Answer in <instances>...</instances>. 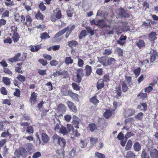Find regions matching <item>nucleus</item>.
Listing matches in <instances>:
<instances>
[{
  "label": "nucleus",
  "instance_id": "f8f14e48",
  "mask_svg": "<svg viewBox=\"0 0 158 158\" xmlns=\"http://www.w3.org/2000/svg\"><path fill=\"white\" fill-rule=\"evenodd\" d=\"M26 22L25 20L24 23H23V24H25L27 26H31L32 20L30 17V16L29 15H27L26 16Z\"/></svg>",
  "mask_w": 158,
  "mask_h": 158
},
{
  "label": "nucleus",
  "instance_id": "473e14b6",
  "mask_svg": "<svg viewBox=\"0 0 158 158\" xmlns=\"http://www.w3.org/2000/svg\"><path fill=\"white\" fill-rule=\"evenodd\" d=\"M126 158H135V155L133 152L129 151L127 152L126 155Z\"/></svg>",
  "mask_w": 158,
  "mask_h": 158
},
{
  "label": "nucleus",
  "instance_id": "9b49d317",
  "mask_svg": "<svg viewBox=\"0 0 158 158\" xmlns=\"http://www.w3.org/2000/svg\"><path fill=\"white\" fill-rule=\"evenodd\" d=\"M77 155L76 151L74 148L69 152L67 157L68 158H73Z\"/></svg>",
  "mask_w": 158,
  "mask_h": 158
},
{
  "label": "nucleus",
  "instance_id": "3c124183",
  "mask_svg": "<svg viewBox=\"0 0 158 158\" xmlns=\"http://www.w3.org/2000/svg\"><path fill=\"white\" fill-rule=\"evenodd\" d=\"M140 70L141 69L139 68H138L137 69L134 70V73L135 74L136 77H138L140 73Z\"/></svg>",
  "mask_w": 158,
  "mask_h": 158
},
{
  "label": "nucleus",
  "instance_id": "2f4dec72",
  "mask_svg": "<svg viewBox=\"0 0 158 158\" xmlns=\"http://www.w3.org/2000/svg\"><path fill=\"white\" fill-rule=\"evenodd\" d=\"M12 38L15 43L17 42L19 40V36L17 32L13 33Z\"/></svg>",
  "mask_w": 158,
  "mask_h": 158
},
{
  "label": "nucleus",
  "instance_id": "2eb2a0df",
  "mask_svg": "<svg viewBox=\"0 0 158 158\" xmlns=\"http://www.w3.org/2000/svg\"><path fill=\"white\" fill-rule=\"evenodd\" d=\"M73 121L72 122V124L74 125L75 127L77 128H78V125L79 124V122L77 121V118L75 116H73Z\"/></svg>",
  "mask_w": 158,
  "mask_h": 158
},
{
  "label": "nucleus",
  "instance_id": "393cba45",
  "mask_svg": "<svg viewBox=\"0 0 158 158\" xmlns=\"http://www.w3.org/2000/svg\"><path fill=\"white\" fill-rule=\"evenodd\" d=\"M87 129H89L92 132H93L96 129L97 127L95 124L92 123L89 125L87 127Z\"/></svg>",
  "mask_w": 158,
  "mask_h": 158
},
{
  "label": "nucleus",
  "instance_id": "cd10ccee",
  "mask_svg": "<svg viewBox=\"0 0 158 158\" xmlns=\"http://www.w3.org/2000/svg\"><path fill=\"white\" fill-rule=\"evenodd\" d=\"M104 84L103 83V81L102 80H100L97 83V87L98 89H99L104 87Z\"/></svg>",
  "mask_w": 158,
  "mask_h": 158
},
{
  "label": "nucleus",
  "instance_id": "8fccbe9b",
  "mask_svg": "<svg viewBox=\"0 0 158 158\" xmlns=\"http://www.w3.org/2000/svg\"><path fill=\"white\" fill-rule=\"evenodd\" d=\"M86 29L88 32L91 35H94V31L90 27H86Z\"/></svg>",
  "mask_w": 158,
  "mask_h": 158
},
{
  "label": "nucleus",
  "instance_id": "6e6d98bb",
  "mask_svg": "<svg viewBox=\"0 0 158 158\" xmlns=\"http://www.w3.org/2000/svg\"><path fill=\"white\" fill-rule=\"evenodd\" d=\"M50 64L52 66H56L58 64V62L55 60L51 61Z\"/></svg>",
  "mask_w": 158,
  "mask_h": 158
},
{
  "label": "nucleus",
  "instance_id": "864d4df0",
  "mask_svg": "<svg viewBox=\"0 0 158 158\" xmlns=\"http://www.w3.org/2000/svg\"><path fill=\"white\" fill-rule=\"evenodd\" d=\"M72 86L73 89L76 90H79L80 89V86L75 83H73L72 84Z\"/></svg>",
  "mask_w": 158,
  "mask_h": 158
},
{
  "label": "nucleus",
  "instance_id": "6e6552de",
  "mask_svg": "<svg viewBox=\"0 0 158 158\" xmlns=\"http://www.w3.org/2000/svg\"><path fill=\"white\" fill-rule=\"evenodd\" d=\"M157 57V52L156 51H153V52H151L150 56V61L151 62H153Z\"/></svg>",
  "mask_w": 158,
  "mask_h": 158
},
{
  "label": "nucleus",
  "instance_id": "0e129e2a",
  "mask_svg": "<svg viewBox=\"0 0 158 158\" xmlns=\"http://www.w3.org/2000/svg\"><path fill=\"white\" fill-rule=\"evenodd\" d=\"M41 156V153L39 152H37L33 154L32 157L33 158H38V157H40Z\"/></svg>",
  "mask_w": 158,
  "mask_h": 158
},
{
  "label": "nucleus",
  "instance_id": "20e7f679",
  "mask_svg": "<svg viewBox=\"0 0 158 158\" xmlns=\"http://www.w3.org/2000/svg\"><path fill=\"white\" fill-rule=\"evenodd\" d=\"M21 55L20 53H18L15 55L14 57L9 58L8 60L12 63L19 61L20 60L19 59V57L21 56Z\"/></svg>",
  "mask_w": 158,
  "mask_h": 158
},
{
  "label": "nucleus",
  "instance_id": "bb28decb",
  "mask_svg": "<svg viewBox=\"0 0 158 158\" xmlns=\"http://www.w3.org/2000/svg\"><path fill=\"white\" fill-rule=\"evenodd\" d=\"M136 45L139 48H140L144 46L145 43L144 40H139L136 43Z\"/></svg>",
  "mask_w": 158,
  "mask_h": 158
},
{
  "label": "nucleus",
  "instance_id": "7ed1b4c3",
  "mask_svg": "<svg viewBox=\"0 0 158 158\" xmlns=\"http://www.w3.org/2000/svg\"><path fill=\"white\" fill-rule=\"evenodd\" d=\"M135 113V109L129 108L124 110L123 114L125 117H127L133 115Z\"/></svg>",
  "mask_w": 158,
  "mask_h": 158
},
{
  "label": "nucleus",
  "instance_id": "58836bf2",
  "mask_svg": "<svg viewBox=\"0 0 158 158\" xmlns=\"http://www.w3.org/2000/svg\"><path fill=\"white\" fill-rule=\"evenodd\" d=\"M90 102L94 105H96L99 103V100H98L96 96H94L90 100Z\"/></svg>",
  "mask_w": 158,
  "mask_h": 158
},
{
  "label": "nucleus",
  "instance_id": "7c9ffc66",
  "mask_svg": "<svg viewBox=\"0 0 158 158\" xmlns=\"http://www.w3.org/2000/svg\"><path fill=\"white\" fill-rule=\"evenodd\" d=\"M96 24L99 26L101 28L104 27L105 25V23L103 19L99 20L96 22Z\"/></svg>",
  "mask_w": 158,
  "mask_h": 158
},
{
  "label": "nucleus",
  "instance_id": "680f3d73",
  "mask_svg": "<svg viewBox=\"0 0 158 158\" xmlns=\"http://www.w3.org/2000/svg\"><path fill=\"white\" fill-rule=\"evenodd\" d=\"M83 70L81 69H78L77 71V75H80L81 76H83Z\"/></svg>",
  "mask_w": 158,
  "mask_h": 158
},
{
  "label": "nucleus",
  "instance_id": "1a4fd4ad",
  "mask_svg": "<svg viewBox=\"0 0 158 158\" xmlns=\"http://www.w3.org/2000/svg\"><path fill=\"white\" fill-rule=\"evenodd\" d=\"M150 155L152 158H158V151L156 149L150 152Z\"/></svg>",
  "mask_w": 158,
  "mask_h": 158
},
{
  "label": "nucleus",
  "instance_id": "4c0bfd02",
  "mask_svg": "<svg viewBox=\"0 0 158 158\" xmlns=\"http://www.w3.org/2000/svg\"><path fill=\"white\" fill-rule=\"evenodd\" d=\"M98 139L97 137H91L90 139V141L91 145L93 146L97 142Z\"/></svg>",
  "mask_w": 158,
  "mask_h": 158
},
{
  "label": "nucleus",
  "instance_id": "b1692460",
  "mask_svg": "<svg viewBox=\"0 0 158 158\" xmlns=\"http://www.w3.org/2000/svg\"><path fill=\"white\" fill-rule=\"evenodd\" d=\"M64 62L66 64L69 65L73 63V60L70 57H67L65 58Z\"/></svg>",
  "mask_w": 158,
  "mask_h": 158
},
{
  "label": "nucleus",
  "instance_id": "e433bc0d",
  "mask_svg": "<svg viewBox=\"0 0 158 158\" xmlns=\"http://www.w3.org/2000/svg\"><path fill=\"white\" fill-rule=\"evenodd\" d=\"M2 81L6 85H9L10 83V79L7 77H4L2 78Z\"/></svg>",
  "mask_w": 158,
  "mask_h": 158
},
{
  "label": "nucleus",
  "instance_id": "4be33fe9",
  "mask_svg": "<svg viewBox=\"0 0 158 158\" xmlns=\"http://www.w3.org/2000/svg\"><path fill=\"white\" fill-rule=\"evenodd\" d=\"M134 150L136 152L139 151L141 149V146L139 143L135 142L133 145Z\"/></svg>",
  "mask_w": 158,
  "mask_h": 158
},
{
  "label": "nucleus",
  "instance_id": "a18cd8bd",
  "mask_svg": "<svg viewBox=\"0 0 158 158\" xmlns=\"http://www.w3.org/2000/svg\"><path fill=\"white\" fill-rule=\"evenodd\" d=\"M86 35V31L85 30H82L80 34L79 38L80 39H82L83 37L85 36Z\"/></svg>",
  "mask_w": 158,
  "mask_h": 158
},
{
  "label": "nucleus",
  "instance_id": "ea45409f",
  "mask_svg": "<svg viewBox=\"0 0 158 158\" xmlns=\"http://www.w3.org/2000/svg\"><path fill=\"white\" fill-rule=\"evenodd\" d=\"M112 50L110 49H105L103 52V54L106 55H109L112 53Z\"/></svg>",
  "mask_w": 158,
  "mask_h": 158
},
{
  "label": "nucleus",
  "instance_id": "c756f323",
  "mask_svg": "<svg viewBox=\"0 0 158 158\" xmlns=\"http://www.w3.org/2000/svg\"><path fill=\"white\" fill-rule=\"evenodd\" d=\"M112 115V112L109 110H107L104 113V116L106 118H108Z\"/></svg>",
  "mask_w": 158,
  "mask_h": 158
},
{
  "label": "nucleus",
  "instance_id": "603ef678",
  "mask_svg": "<svg viewBox=\"0 0 158 158\" xmlns=\"http://www.w3.org/2000/svg\"><path fill=\"white\" fill-rule=\"evenodd\" d=\"M39 7L42 11H44L46 10V7L43 2H41L39 5Z\"/></svg>",
  "mask_w": 158,
  "mask_h": 158
},
{
  "label": "nucleus",
  "instance_id": "72a5a7b5",
  "mask_svg": "<svg viewBox=\"0 0 158 158\" xmlns=\"http://www.w3.org/2000/svg\"><path fill=\"white\" fill-rule=\"evenodd\" d=\"M58 158H63L64 156V152L60 150H57L56 151Z\"/></svg>",
  "mask_w": 158,
  "mask_h": 158
},
{
  "label": "nucleus",
  "instance_id": "c85d7f7f",
  "mask_svg": "<svg viewBox=\"0 0 158 158\" xmlns=\"http://www.w3.org/2000/svg\"><path fill=\"white\" fill-rule=\"evenodd\" d=\"M116 60L113 58H109L107 60V65H110L114 64Z\"/></svg>",
  "mask_w": 158,
  "mask_h": 158
},
{
  "label": "nucleus",
  "instance_id": "dca6fc26",
  "mask_svg": "<svg viewBox=\"0 0 158 158\" xmlns=\"http://www.w3.org/2000/svg\"><path fill=\"white\" fill-rule=\"evenodd\" d=\"M156 32H151L149 35V39L151 41H153L156 39Z\"/></svg>",
  "mask_w": 158,
  "mask_h": 158
},
{
  "label": "nucleus",
  "instance_id": "69168bd1",
  "mask_svg": "<svg viewBox=\"0 0 158 158\" xmlns=\"http://www.w3.org/2000/svg\"><path fill=\"white\" fill-rule=\"evenodd\" d=\"M9 11L6 10H5L4 13L2 14V18H4L5 17H9Z\"/></svg>",
  "mask_w": 158,
  "mask_h": 158
},
{
  "label": "nucleus",
  "instance_id": "c03bdc74",
  "mask_svg": "<svg viewBox=\"0 0 158 158\" xmlns=\"http://www.w3.org/2000/svg\"><path fill=\"white\" fill-rule=\"evenodd\" d=\"M95 157H97L98 158H105V156L100 153L96 152L95 153Z\"/></svg>",
  "mask_w": 158,
  "mask_h": 158
},
{
  "label": "nucleus",
  "instance_id": "774afa93",
  "mask_svg": "<svg viewBox=\"0 0 158 158\" xmlns=\"http://www.w3.org/2000/svg\"><path fill=\"white\" fill-rule=\"evenodd\" d=\"M26 146L27 148L29 150H31L33 147L32 144L31 143H28L26 144Z\"/></svg>",
  "mask_w": 158,
  "mask_h": 158
},
{
  "label": "nucleus",
  "instance_id": "13d9d810",
  "mask_svg": "<svg viewBox=\"0 0 158 158\" xmlns=\"http://www.w3.org/2000/svg\"><path fill=\"white\" fill-rule=\"evenodd\" d=\"M17 78L22 82H23L25 80V77L21 75H19L17 77Z\"/></svg>",
  "mask_w": 158,
  "mask_h": 158
},
{
  "label": "nucleus",
  "instance_id": "f03ea898",
  "mask_svg": "<svg viewBox=\"0 0 158 158\" xmlns=\"http://www.w3.org/2000/svg\"><path fill=\"white\" fill-rule=\"evenodd\" d=\"M56 11L57 12L56 15L53 14L51 16V20L52 21L55 22L56 21V19H59L61 18L62 15L61 10L59 8H57Z\"/></svg>",
  "mask_w": 158,
  "mask_h": 158
},
{
  "label": "nucleus",
  "instance_id": "aec40b11",
  "mask_svg": "<svg viewBox=\"0 0 158 158\" xmlns=\"http://www.w3.org/2000/svg\"><path fill=\"white\" fill-rule=\"evenodd\" d=\"M58 110L62 113L64 112L66 110V107L62 104H60L58 105Z\"/></svg>",
  "mask_w": 158,
  "mask_h": 158
},
{
  "label": "nucleus",
  "instance_id": "ddd939ff",
  "mask_svg": "<svg viewBox=\"0 0 158 158\" xmlns=\"http://www.w3.org/2000/svg\"><path fill=\"white\" fill-rule=\"evenodd\" d=\"M67 127L69 133L70 134H74V129L73 126L70 124H68L67 125Z\"/></svg>",
  "mask_w": 158,
  "mask_h": 158
},
{
  "label": "nucleus",
  "instance_id": "37998d69",
  "mask_svg": "<svg viewBox=\"0 0 158 158\" xmlns=\"http://www.w3.org/2000/svg\"><path fill=\"white\" fill-rule=\"evenodd\" d=\"M122 88L123 91V92H126L127 91L128 89V87L127 86L126 84L124 82H122Z\"/></svg>",
  "mask_w": 158,
  "mask_h": 158
},
{
  "label": "nucleus",
  "instance_id": "423d86ee",
  "mask_svg": "<svg viewBox=\"0 0 158 158\" xmlns=\"http://www.w3.org/2000/svg\"><path fill=\"white\" fill-rule=\"evenodd\" d=\"M67 104L69 108L73 112H75L77 111V110L76 108V106H75L74 103L70 101H68L67 102Z\"/></svg>",
  "mask_w": 158,
  "mask_h": 158
},
{
  "label": "nucleus",
  "instance_id": "39448f33",
  "mask_svg": "<svg viewBox=\"0 0 158 158\" xmlns=\"http://www.w3.org/2000/svg\"><path fill=\"white\" fill-rule=\"evenodd\" d=\"M21 55L20 53H18L15 55L14 57L9 58L8 60L12 63L19 61L20 60L19 59V57L21 56Z\"/></svg>",
  "mask_w": 158,
  "mask_h": 158
},
{
  "label": "nucleus",
  "instance_id": "4468645a",
  "mask_svg": "<svg viewBox=\"0 0 158 158\" xmlns=\"http://www.w3.org/2000/svg\"><path fill=\"white\" fill-rule=\"evenodd\" d=\"M41 46L40 45H37L36 46H30L31 51L33 52L35 51H38L41 48Z\"/></svg>",
  "mask_w": 158,
  "mask_h": 158
},
{
  "label": "nucleus",
  "instance_id": "c9c22d12",
  "mask_svg": "<svg viewBox=\"0 0 158 158\" xmlns=\"http://www.w3.org/2000/svg\"><path fill=\"white\" fill-rule=\"evenodd\" d=\"M132 145V141L129 139L128 141V142L126 145L125 149L127 151L129 150L131 147Z\"/></svg>",
  "mask_w": 158,
  "mask_h": 158
},
{
  "label": "nucleus",
  "instance_id": "6ab92c4d",
  "mask_svg": "<svg viewBox=\"0 0 158 158\" xmlns=\"http://www.w3.org/2000/svg\"><path fill=\"white\" fill-rule=\"evenodd\" d=\"M65 95H69L71 98H77L78 96L77 94L73 93L71 90L68 91V94Z\"/></svg>",
  "mask_w": 158,
  "mask_h": 158
},
{
  "label": "nucleus",
  "instance_id": "a19ab883",
  "mask_svg": "<svg viewBox=\"0 0 158 158\" xmlns=\"http://www.w3.org/2000/svg\"><path fill=\"white\" fill-rule=\"evenodd\" d=\"M141 157L142 158H149V156L148 153L145 150H143L141 155Z\"/></svg>",
  "mask_w": 158,
  "mask_h": 158
},
{
  "label": "nucleus",
  "instance_id": "338daca9",
  "mask_svg": "<svg viewBox=\"0 0 158 158\" xmlns=\"http://www.w3.org/2000/svg\"><path fill=\"white\" fill-rule=\"evenodd\" d=\"M38 61L42 64L43 65H46L47 64V62L46 60H45L43 59H40L38 60Z\"/></svg>",
  "mask_w": 158,
  "mask_h": 158
},
{
  "label": "nucleus",
  "instance_id": "412c9836",
  "mask_svg": "<svg viewBox=\"0 0 158 158\" xmlns=\"http://www.w3.org/2000/svg\"><path fill=\"white\" fill-rule=\"evenodd\" d=\"M119 14L122 17H127L128 16V15L126 13L124 10L123 8H120L119 9Z\"/></svg>",
  "mask_w": 158,
  "mask_h": 158
},
{
  "label": "nucleus",
  "instance_id": "5fc2aeb1",
  "mask_svg": "<svg viewBox=\"0 0 158 158\" xmlns=\"http://www.w3.org/2000/svg\"><path fill=\"white\" fill-rule=\"evenodd\" d=\"M26 132L28 133H33L34 131L33 128L32 127H28L27 128Z\"/></svg>",
  "mask_w": 158,
  "mask_h": 158
},
{
  "label": "nucleus",
  "instance_id": "0eeeda50",
  "mask_svg": "<svg viewBox=\"0 0 158 158\" xmlns=\"http://www.w3.org/2000/svg\"><path fill=\"white\" fill-rule=\"evenodd\" d=\"M14 16L15 19L17 21H21L23 23H24L25 17L23 15H21V16H20L18 14H15Z\"/></svg>",
  "mask_w": 158,
  "mask_h": 158
},
{
  "label": "nucleus",
  "instance_id": "4d7b16f0",
  "mask_svg": "<svg viewBox=\"0 0 158 158\" xmlns=\"http://www.w3.org/2000/svg\"><path fill=\"white\" fill-rule=\"evenodd\" d=\"M35 16L38 19H43V16L40 12H38Z\"/></svg>",
  "mask_w": 158,
  "mask_h": 158
},
{
  "label": "nucleus",
  "instance_id": "09e8293b",
  "mask_svg": "<svg viewBox=\"0 0 158 158\" xmlns=\"http://www.w3.org/2000/svg\"><path fill=\"white\" fill-rule=\"evenodd\" d=\"M143 114L142 112L138 113L135 116V118L138 120H140L143 118Z\"/></svg>",
  "mask_w": 158,
  "mask_h": 158
},
{
  "label": "nucleus",
  "instance_id": "f257e3e1",
  "mask_svg": "<svg viewBox=\"0 0 158 158\" xmlns=\"http://www.w3.org/2000/svg\"><path fill=\"white\" fill-rule=\"evenodd\" d=\"M52 139L54 142L57 143L62 147H65L66 142L63 138L60 137L58 135L55 134L53 136Z\"/></svg>",
  "mask_w": 158,
  "mask_h": 158
},
{
  "label": "nucleus",
  "instance_id": "f704fd0d",
  "mask_svg": "<svg viewBox=\"0 0 158 158\" xmlns=\"http://www.w3.org/2000/svg\"><path fill=\"white\" fill-rule=\"evenodd\" d=\"M87 143L86 141V140L85 139H81L80 141V147L82 148H85L87 145Z\"/></svg>",
  "mask_w": 158,
  "mask_h": 158
},
{
  "label": "nucleus",
  "instance_id": "49530a36",
  "mask_svg": "<svg viewBox=\"0 0 158 158\" xmlns=\"http://www.w3.org/2000/svg\"><path fill=\"white\" fill-rule=\"evenodd\" d=\"M77 44V41L74 40H72L68 42V45L69 47H71L73 46H76Z\"/></svg>",
  "mask_w": 158,
  "mask_h": 158
},
{
  "label": "nucleus",
  "instance_id": "5701e85b",
  "mask_svg": "<svg viewBox=\"0 0 158 158\" xmlns=\"http://www.w3.org/2000/svg\"><path fill=\"white\" fill-rule=\"evenodd\" d=\"M37 97L36 94L35 92L32 93L31 94V97L30 98V101L31 104H34L35 102L36 99Z\"/></svg>",
  "mask_w": 158,
  "mask_h": 158
},
{
  "label": "nucleus",
  "instance_id": "de8ad7c7",
  "mask_svg": "<svg viewBox=\"0 0 158 158\" xmlns=\"http://www.w3.org/2000/svg\"><path fill=\"white\" fill-rule=\"evenodd\" d=\"M40 38L42 39H47L50 38V36L47 33H44L41 35Z\"/></svg>",
  "mask_w": 158,
  "mask_h": 158
},
{
  "label": "nucleus",
  "instance_id": "9d476101",
  "mask_svg": "<svg viewBox=\"0 0 158 158\" xmlns=\"http://www.w3.org/2000/svg\"><path fill=\"white\" fill-rule=\"evenodd\" d=\"M98 61L102 64L104 66H107V60L105 57H102L98 60Z\"/></svg>",
  "mask_w": 158,
  "mask_h": 158
},
{
  "label": "nucleus",
  "instance_id": "e2e57ef3",
  "mask_svg": "<svg viewBox=\"0 0 158 158\" xmlns=\"http://www.w3.org/2000/svg\"><path fill=\"white\" fill-rule=\"evenodd\" d=\"M77 78L76 79V80L75 81L77 83H80L82 80V77H83V76H81L80 75H76Z\"/></svg>",
  "mask_w": 158,
  "mask_h": 158
},
{
  "label": "nucleus",
  "instance_id": "bf43d9fd",
  "mask_svg": "<svg viewBox=\"0 0 158 158\" xmlns=\"http://www.w3.org/2000/svg\"><path fill=\"white\" fill-rule=\"evenodd\" d=\"M12 42L11 39L10 37H7L4 41V43L5 44H10Z\"/></svg>",
  "mask_w": 158,
  "mask_h": 158
},
{
  "label": "nucleus",
  "instance_id": "79ce46f5",
  "mask_svg": "<svg viewBox=\"0 0 158 158\" xmlns=\"http://www.w3.org/2000/svg\"><path fill=\"white\" fill-rule=\"evenodd\" d=\"M59 132L64 135H67L68 132L66 128L64 127H62L60 128Z\"/></svg>",
  "mask_w": 158,
  "mask_h": 158
},
{
  "label": "nucleus",
  "instance_id": "f3484780",
  "mask_svg": "<svg viewBox=\"0 0 158 158\" xmlns=\"http://www.w3.org/2000/svg\"><path fill=\"white\" fill-rule=\"evenodd\" d=\"M86 72V75L87 76H89L92 72V68L90 66L86 65L85 69Z\"/></svg>",
  "mask_w": 158,
  "mask_h": 158
},
{
  "label": "nucleus",
  "instance_id": "a878e982",
  "mask_svg": "<svg viewBox=\"0 0 158 158\" xmlns=\"http://www.w3.org/2000/svg\"><path fill=\"white\" fill-rule=\"evenodd\" d=\"M19 151L21 156L25 157L27 155V151L23 148H21L19 150Z\"/></svg>",
  "mask_w": 158,
  "mask_h": 158
},
{
  "label": "nucleus",
  "instance_id": "052dcab7",
  "mask_svg": "<svg viewBox=\"0 0 158 158\" xmlns=\"http://www.w3.org/2000/svg\"><path fill=\"white\" fill-rule=\"evenodd\" d=\"M68 27V29L69 31L71 32V31L75 28V26L73 24L70 25L69 26L67 27Z\"/></svg>",
  "mask_w": 158,
  "mask_h": 158
},
{
  "label": "nucleus",
  "instance_id": "a211bd4d",
  "mask_svg": "<svg viewBox=\"0 0 158 158\" xmlns=\"http://www.w3.org/2000/svg\"><path fill=\"white\" fill-rule=\"evenodd\" d=\"M42 141L45 143H47L49 140V137L45 133H43L41 135Z\"/></svg>",
  "mask_w": 158,
  "mask_h": 158
}]
</instances>
